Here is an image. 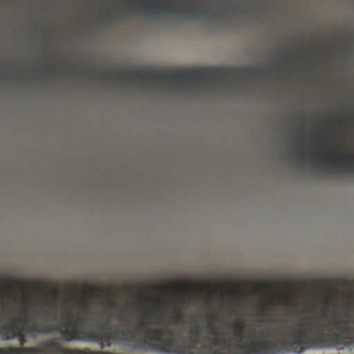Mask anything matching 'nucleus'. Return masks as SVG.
I'll return each mask as SVG.
<instances>
[{"label": "nucleus", "mask_w": 354, "mask_h": 354, "mask_svg": "<svg viewBox=\"0 0 354 354\" xmlns=\"http://www.w3.org/2000/svg\"><path fill=\"white\" fill-rule=\"evenodd\" d=\"M207 335L201 336V327L190 328L188 335L178 339L170 328L147 330L143 338L130 333L134 339L126 345L133 351L158 352L165 354H279L286 352L302 353V317L294 323L287 321L280 329L267 328L257 333L253 328L245 330L242 322L234 321L232 333H220L208 327Z\"/></svg>", "instance_id": "obj_1"}, {"label": "nucleus", "mask_w": 354, "mask_h": 354, "mask_svg": "<svg viewBox=\"0 0 354 354\" xmlns=\"http://www.w3.org/2000/svg\"><path fill=\"white\" fill-rule=\"evenodd\" d=\"M98 77L105 76L106 78H122L128 82L136 83L139 81L156 80L158 82H171L177 81L179 78V73H173L169 75H162L155 73L149 70L138 72L129 71L127 73L111 72L105 73H97Z\"/></svg>", "instance_id": "obj_2"}, {"label": "nucleus", "mask_w": 354, "mask_h": 354, "mask_svg": "<svg viewBox=\"0 0 354 354\" xmlns=\"http://www.w3.org/2000/svg\"><path fill=\"white\" fill-rule=\"evenodd\" d=\"M145 11L150 15H156L158 14H174L177 15H193V16H201L202 15V10L199 6L194 8L192 10L189 12H184L181 10H174V8H180L179 6L169 5L165 7L161 6L160 3H156L150 6H146Z\"/></svg>", "instance_id": "obj_3"}, {"label": "nucleus", "mask_w": 354, "mask_h": 354, "mask_svg": "<svg viewBox=\"0 0 354 354\" xmlns=\"http://www.w3.org/2000/svg\"><path fill=\"white\" fill-rule=\"evenodd\" d=\"M221 72V70H216L214 71H211L209 70L200 69L194 72H183L181 73L182 77L184 79H187L189 80H203L206 76L215 77L219 75Z\"/></svg>", "instance_id": "obj_4"}, {"label": "nucleus", "mask_w": 354, "mask_h": 354, "mask_svg": "<svg viewBox=\"0 0 354 354\" xmlns=\"http://www.w3.org/2000/svg\"><path fill=\"white\" fill-rule=\"evenodd\" d=\"M251 72H254L257 75L258 73L264 72V70L259 68H239L234 70L233 75L237 77H245L249 76Z\"/></svg>", "instance_id": "obj_5"}, {"label": "nucleus", "mask_w": 354, "mask_h": 354, "mask_svg": "<svg viewBox=\"0 0 354 354\" xmlns=\"http://www.w3.org/2000/svg\"><path fill=\"white\" fill-rule=\"evenodd\" d=\"M96 291V288L93 286H87L86 289L82 292V296L84 297V299L86 301V302L83 304L79 306L82 309H83L84 311H86L89 308V304L88 302V298L92 297L95 295Z\"/></svg>", "instance_id": "obj_6"}, {"label": "nucleus", "mask_w": 354, "mask_h": 354, "mask_svg": "<svg viewBox=\"0 0 354 354\" xmlns=\"http://www.w3.org/2000/svg\"><path fill=\"white\" fill-rule=\"evenodd\" d=\"M181 309H182L181 307L180 308L179 306H175L174 308V311L178 314L177 319L176 321V323H177V324L184 323V321H183L184 316L181 314Z\"/></svg>", "instance_id": "obj_7"}, {"label": "nucleus", "mask_w": 354, "mask_h": 354, "mask_svg": "<svg viewBox=\"0 0 354 354\" xmlns=\"http://www.w3.org/2000/svg\"><path fill=\"white\" fill-rule=\"evenodd\" d=\"M145 319H142L140 321H139L140 325L145 326L147 324H160V322H157L156 320L155 322H153V321L145 322Z\"/></svg>", "instance_id": "obj_8"}, {"label": "nucleus", "mask_w": 354, "mask_h": 354, "mask_svg": "<svg viewBox=\"0 0 354 354\" xmlns=\"http://www.w3.org/2000/svg\"><path fill=\"white\" fill-rule=\"evenodd\" d=\"M1 290H3L6 291V292H9L10 291L11 286H8V285H7V286H2V287L1 288Z\"/></svg>", "instance_id": "obj_9"}, {"label": "nucleus", "mask_w": 354, "mask_h": 354, "mask_svg": "<svg viewBox=\"0 0 354 354\" xmlns=\"http://www.w3.org/2000/svg\"><path fill=\"white\" fill-rule=\"evenodd\" d=\"M50 294L49 293H46L45 294V297H47L48 296H49ZM50 296L54 299H56L57 297V293L55 292V293H53V294H50Z\"/></svg>", "instance_id": "obj_10"}, {"label": "nucleus", "mask_w": 354, "mask_h": 354, "mask_svg": "<svg viewBox=\"0 0 354 354\" xmlns=\"http://www.w3.org/2000/svg\"><path fill=\"white\" fill-rule=\"evenodd\" d=\"M117 318H118V320H120L121 322H126L127 321L125 317L123 315H119L117 317Z\"/></svg>", "instance_id": "obj_11"}, {"label": "nucleus", "mask_w": 354, "mask_h": 354, "mask_svg": "<svg viewBox=\"0 0 354 354\" xmlns=\"http://www.w3.org/2000/svg\"><path fill=\"white\" fill-rule=\"evenodd\" d=\"M353 164V169H354V156L351 159H346V164Z\"/></svg>", "instance_id": "obj_12"}, {"label": "nucleus", "mask_w": 354, "mask_h": 354, "mask_svg": "<svg viewBox=\"0 0 354 354\" xmlns=\"http://www.w3.org/2000/svg\"><path fill=\"white\" fill-rule=\"evenodd\" d=\"M110 307H111V308H117V307H118V304H117V303H116V302H115V301H112V302H111V303H110Z\"/></svg>", "instance_id": "obj_13"}, {"label": "nucleus", "mask_w": 354, "mask_h": 354, "mask_svg": "<svg viewBox=\"0 0 354 354\" xmlns=\"http://www.w3.org/2000/svg\"><path fill=\"white\" fill-rule=\"evenodd\" d=\"M260 323H273L274 322L273 321H268V320H266V319H261L259 321Z\"/></svg>", "instance_id": "obj_14"}, {"label": "nucleus", "mask_w": 354, "mask_h": 354, "mask_svg": "<svg viewBox=\"0 0 354 354\" xmlns=\"http://www.w3.org/2000/svg\"><path fill=\"white\" fill-rule=\"evenodd\" d=\"M23 304L25 305L27 307L28 306H29L30 304H29V302L26 299H24L23 300Z\"/></svg>", "instance_id": "obj_15"}, {"label": "nucleus", "mask_w": 354, "mask_h": 354, "mask_svg": "<svg viewBox=\"0 0 354 354\" xmlns=\"http://www.w3.org/2000/svg\"><path fill=\"white\" fill-rule=\"evenodd\" d=\"M35 290L36 291H37V292H41V287H40V286H36V287L35 288Z\"/></svg>", "instance_id": "obj_16"}, {"label": "nucleus", "mask_w": 354, "mask_h": 354, "mask_svg": "<svg viewBox=\"0 0 354 354\" xmlns=\"http://www.w3.org/2000/svg\"><path fill=\"white\" fill-rule=\"evenodd\" d=\"M183 290L185 291H188V288L187 286H183Z\"/></svg>", "instance_id": "obj_17"}, {"label": "nucleus", "mask_w": 354, "mask_h": 354, "mask_svg": "<svg viewBox=\"0 0 354 354\" xmlns=\"http://www.w3.org/2000/svg\"><path fill=\"white\" fill-rule=\"evenodd\" d=\"M7 299H8V300H10V299H11V295H10V294H9V293H8V294L7 295Z\"/></svg>", "instance_id": "obj_18"}, {"label": "nucleus", "mask_w": 354, "mask_h": 354, "mask_svg": "<svg viewBox=\"0 0 354 354\" xmlns=\"http://www.w3.org/2000/svg\"><path fill=\"white\" fill-rule=\"evenodd\" d=\"M284 301H285L286 304H287L290 303L288 299H286Z\"/></svg>", "instance_id": "obj_19"}, {"label": "nucleus", "mask_w": 354, "mask_h": 354, "mask_svg": "<svg viewBox=\"0 0 354 354\" xmlns=\"http://www.w3.org/2000/svg\"><path fill=\"white\" fill-rule=\"evenodd\" d=\"M109 324H110L109 322H106V324H105L106 328H107L109 326Z\"/></svg>", "instance_id": "obj_20"}, {"label": "nucleus", "mask_w": 354, "mask_h": 354, "mask_svg": "<svg viewBox=\"0 0 354 354\" xmlns=\"http://www.w3.org/2000/svg\"><path fill=\"white\" fill-rule=\"evenodd\" d=\"M149 317H150V318H151V319L152 318H153V315L151 313V314H150V315H149Z\"/></svg>", "instance_id": "obj_21"}, {"label": "nucleus", "mask_w": 354, "mask_h": 354, "mask_svg": "<svg viewBox=\"0 0 354 354\" xmlns=\"http://www.w3.org/2000/svg\"><path fill=\"white\" fill-rule=\"evenodd\" d=\"M314 307H315V306H314V305H311V306H310V309H314V308H315Z\"/></svg>", "instance_id": "obj_22"}, {"label": "nucleus", "mask_w": 354, "mask_h": 354, "mask_svg": "<svg viewBox=\"0 0 354 354\" xmlns=\"http://www.w3.org/2000/svg\"><path fill=\"white\" fill-rule=\"evenodd\" d=\"M1 306H2V307H4V306H5V304H1Z\"/></svg>", "instance_id": "obj_23"}]
</instances>
